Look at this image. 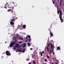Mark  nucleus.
<instances>
[{
  "label": "nucleus",
  "mask_w": 64,
  "mask_h": 64,
  "mask_svg": "<svg viewBox=\"0 0 64 64\" xmlns=\"http://www.w3.org/2000/svg\"><path fill=\"white\" fill-rule=\"evenodd\" d=\"M48 45L49 46H50V44H48Z\"/></svg>",
  "instance_id": "nucleus-32"
},
{
  "label": "nucleus",
  "mask_w": 64,
  "mask_h": 64,
  "mask_svg": "<svg viewBox=\"0 0 64 64\" xmlns=\"http://www.w3.org/2000/svg\"><path fill=\"white\" fill-rule=\"evenodd\" d=\"M50 38L51 37V36H50Z\"/></svg>",
  "instance_id": "nucleus-42"
},
{
  "label": "nucleus",
  "mask_w": 64,
  "mask_h": 64,
  "mask_svg": "<svg viewBox=\"0 0 64 64\" xmlns=\"http://www.w3.org/2000/svg\"><path fill=\"white\" fill-rule=\"evenodd\" d=\"M51 48L52 49H53V46H52V44H51Z\"/></svg>",
  "instance_id": "nucleus-14"
},
{
  "label": "nucleus",
  "mask_w": 64,
  "mask_h": 64,
  "mask_svg": "<svg viewBox=\"0 0 64 64\" xmlns=\"http://www.w3.org/2000/svg\"><path fill=\"white\" fill-rule=\"evenodd\" d=\"M52 51L51 50H50V53H52Z\"/></svg>",
  "instance_id": "nucleus-23"
},
{
  "label": "nucleus",
  "mask_w": 64,
  "mask_h": 64,
  "mask_svg": "<svg viewBox=\"0 0 64 64\" xmlns=\"http://www.w3.org/2000/svg\"><path fill=\"white\" fill-rule=\"evenodd\" d=\"M45 62H46L47 61V59L46 58L44 60Z\"/></svg>",
  "instance_id": "nucleus-21"
},
{
  "label": "nucleus",
  "mask_w": 64,
  "mask_h": 64,
  "mask_svg": "<svg viewBox=\"0 0 64 64\" xmlns=\"http://www.w3.org/2000/svg\"><path fill=\"white\" fill-rule=\"evenodd\" d=\"M62 0H60V2H62Z\"/></svg>",
  "instance_id": "nucleus-28"
},
{
  "label": "nucleus",
  "mask_w": 64,
  "mask_h": 64,
  "mask_svg": "<svg viewBox=\"0 0 64 64\" xmlns=\"http://www.w3.org/2000/svg\"><path fill=\"white\" fill-rule=\"evenodd\" d=\"M45 64H47V63H45Z\"/></svg>",
  "instance_id": "nucleus-45"
},
{
  "label": "nucleus",
  "mask_w": 64,
  "mask_h": 64,
  "mask_svg": "<svg viewBox=\"0 0 64 64\" xmlns=\"http://www.w3.org/2000/svg\"><path fill=\"white\" fill-rule=\"evenodd\" d=\"M28 46H30L31 45V44H30L29 43H28Z\"/></svg>",
  "instance_id": "nucleus-18"
},
{
  "label": "nucleus",
  "mask_w": 64,
  "mask_h": 64,
  "mask_svg": "<svg viewBox=\"0 0 64 64\" xmlns=\"http://www.w3.org/2000/svg\"><path fill=\"white\" fill-rule=\"evenodd\" d=\"M27 37H26V40H28V39L27 38H29V39H30L31 37L30 36L28 35L27 36Z\"/></svg>",
  "instance_id": "nucleus-7"
},
{
  "label": "nucleus",
  "mask_w": 64,
  "mask_h": 64,
  "mask_svg": "<svg viewBox=\"0 0 64 64\" xmlns=\"http://www.w3.org/2000/svg\"><path fill=\"white\" fill-rule=\"evenodd\" d=\"M60 14L59 15V17L60 18V20L61 21V22H63V19H62V12L61 10H60Z\"/></svg>",
  "instance_id": "nucleus-2"
},
{
  "label": "nucleus",
  "mask_w": 64,
  "mask_h": 64,
  "mask_svg": "<svg viewBox=\"0 0 64 64\" xmlns=\"http://www.w3.org/2000/svg\"><path fill=\"white\" fill-rule=\"evenodd\" d=\"M28 42H30L31 40V39H28Z\"/></svg>",
  "instance_id": "nucleus-22"
},
{
  "label": "nucleus",
  "mask_w": 64,
  "mask_h": 64,
  "mask_svg": "<svg viewBox=\"0 0 64 64\" xmlns=\"http://www.w3.org/2000/svg\"><path fill=\"white\" fill-rule=\"evenodd\" d=\"M26 25L24 24L23 25V28H26Z\"/></svg>",
  "instance_id": "nucleus-12"
},
{
  "label": "nucleus",
  "mask_w": 64,
  "mask_h": 64,
  "mask_svg": "<svg viewBox=\"0 0 64 64\" xmlns=\"http://www.w3.org/2000/svg\"><path fill=\"white\" fill-rule=\"evenodd\" d=\"M50 52V54H51V52Z\"/></svg>",
  "instance_id": "nucleus-37"
},
{
  "label": "nucleus",
  "mask_w": 64,
  "mask_h": 64,
  "mask_svg": "<svg viewBox=\"0 0 64 64\" xmlns=\"http://www.w3.org/2000/svg\"><path fill=\"white\" fill-rule=\"evenodd\" d=\"M42 53H43V54L44 53V51H42V52H40L41 56H42V55H43V54H42Z\"/></svg>",
  "instance_id": "nucleus-9"
},
{
  "label": "nucleus",
  "mask_w": 64,
  "mask_h": 64,
  "mask_svg": "<svg viewBox=\"0 0 64 64\" xmlns=\"http://www.w3.org/2000/svg\"><path fill=\"white\" fill-rule=\"evenodd\" d=\"M25 46H26V45H24V46H23V47H25Z\"/></svg>",
  "instance_id": "nucleus-25"
},
{
  "label": "nucleus",
  "mask_w": 64,
  "mask_h": 64,
  "mask_svg": "<svg viewBox=\"0 0 64 64\" xmlns=\"http://www.w3.org/2000/svg\"><path fill=\"white\" fill-rule=\"evenodd\" d=\"M11 10V9H9L8 10V12H9V11H10Z\"/></svg>",
  "instance_id": "nucleus-19"
},
{
  "label": "nucleus",
  "mask_w": 64,
  "mask_h": 64,
  "mask_svg": "<svg viewBox=\"0 0 64 64\" xmlns=\"http://www.w3.org/2000/svg\"><path fill=\"white\" fill-rule=\"evenodd\" d=\"M12 13H13V12H12Z\"/></svg>",
  "instance_id": "nucleus-46"
},
{
  "label": "nucleus",
  "mask_w": 64,
  "mask_h": 64,
  "mask_svg": "<svg viewBox=\"0 0 64 64\" xmlns=\"http://www.w3.org/2000/svg\"><path fill=\"white\" fill-rule=\"evenodd\" d=\"M60 5H61V2H60Z\"/></svg>",
  "instance_id": "nucleus-26"
},
{
  "label": "nucleus",
  "mask_w": 64,
  "mask_h": 64,
  "mask_svg": "<svg viewBox=\"0 0 64 64\" xmlns=\"http://www.w3.org/2000/svg\"><path fill=\"white\" fill-rule=\"evenodd\" d=\"M56 64H57V62H56Z\"/></svg>",
  "instance_id": "nucleus-38"
},
{
  "label": "nucleus",
  "mask_w": 64,
  "mask_h": 64,
  "mask_svg": "<svg viewBox=\"0 0 64 64\" xmlns=\"http://www.w3.org/2000/svg\"><path fill=\"white\" fill-rule=\"evenodd\" d=\"M48 30L49 31H50V35L51 36H52V37H53V36H53V33H52V32L51 31V30H50V29H48Z\"/></svg>",
  "instance_id": "nucleus-4"
},
{
  "label": "nucleus",
  "mask_w": 64,
  "mask_h": 64,
  "mask_svg": "<svg viewBox=\"0 0 64 64\" xmlns=\"http://www.w3.org/2000/svg\"><path fill=\"white\" fill-rule=\"evenodd\" d=\"M19 43H22V41L19 42Z\"/></svg>",
  "instance_id": "nucleus-24"
},
{
  "label": "nucleus",
  "mask_w": 64,
  "mask_h": 64,
  "mask_svg": "<svg viewBox=\"0 0 64 64\" xmlns=\"http://www.w3.org/2000/svg\"><path fill=\"white\" fill-rule=\"evenodd\" d=\"M16 44V42H12L11 43L10 45V47H13V46L14 45Z\"/></svg>",
  "instance_id": "nucleus-3"
},
{
  "label": "nucleus",
  "mask_w": 64,
  "mask_h": 64,
  "mask_svg": "<svg viewBox=\"0 0 64 64\" xmlns=\"http://www.w3.org/2000/svg\"><path fill=\"white\" fill-rule=\"evenodd\" d=\"M16 35H19V34H16Z\"/></svg>",
  "instance_id": "nucleus-35"
},
{
  "label": "nucleus",
  "mask_w": 64,
  "mask_h": 64,
  "mask_svg": "<svg viewBox=\"0 0 64 64\" xmlns=\"http://www.w3.org/2000/svg\"><path fill=\"white\" fill-rule=\"evenodd\" d=\"M17 50L18 51V52H21V49H20L19 50L18 49H17Z\"/></svg>",
  "instance_id": "nucleus-16"
},
{
  "label": "nucleus",
  "mask_w": 64,
  "mask_h": 64,
  "mask_svg": "<svg viewBox=\"0 0 64 64\" xmlns=\"http://www.w3.org/2000/svg\"><path fill=\"white\" fill-rule=\"evenodd\" d=\"M52 52H53V49L52 50Z\"/></svg>",
  "instance_id": "nucleus-31"
},
{
  "label": "nucleus",
  "mask_w": 64,
  "mask_h": 64,
  "mask_svg": "<svg viewBox=\"0 0 64 64\" xmlns=\"http://www.w3.org/2000/svg\"><path fill=\"white\" fill-rule=\"evenodd\" d=\"M13 49H16L15 48H13Z\"/></svg>",
  "instance_id": "nucleus-36"
},
{
  "label": "nucleus",
  "mask_w": 64,
  "mask_h": 64,
  "mask_svg": "<svg viewBox=\"0 0 64 64\" xmlns=\"http://www.w3.org/2000/svg\"><path fill=\"white\" fill-rule=\"evenodd\" d=\"M63 5L64 6V3L63 4Z\"/></svg>",
  "instance_id": "nucleus-34"
},
{
  "label": "nucleus",
  "mask_w": 64,
  "mask_h": 64,
  "mask_svg": "<svg viewBox=\"0 0 64 64\" xmlns=\"http://www.w3.org/2000/svg\"><path fill=\"white\" fill-rule=\"evenodd\" d=\"M52 64H53V63L52 62Z\"/></svg>",
  "instance_id": "nucleus-40"
},
{
  "label": "nucleus",
  "mask_w": 64,
  "mask_h": 64,
  "mask_svg": "<svg viewBox=\"0 0 64 64\" xmlns=\"http://www.w3.org/2000/svg\"><path fill=\"white\" fill-rule=\"evenodd\" d=\"M47 50L48 52H49V48H48V46H47Z\"/></svg>",
  "instance_id": "nucleus-13"
},
{
  "label": "nucleus",
  "mask_w": 64,
  "mask_h": 64,
  "mask_svg": "<svg viewBox=\"0 0 64 64\" xmlns=\"http://www.w3.org/2000/svg\"><path fill=\"white\" fill-rule=\"evenodd\" d=\"M13 4H14V2H13Z\"/></svg>",
  "instance_id": "nucleus-43"
},
{
  "label": "nucleus",
  "mask_w": 64,
  "mask_h": 64,
  "mask_svg": "<svg viewBox=\"0 0 64 64\" xmlns=\"http://www.w3.org/2000/svg\"><path fill=\"white\" fill-rule=\"evenodd\" d=\"M49 46H48V47H49Z\"/></svg>",
  "instance_id": "nucleus-44"
},
{
  "label": "nucleus",
  "mask_w": 64,
  "mask_h": 64,
  "mask_svg": "<svg viewBox=\"0 0 64 64\" xmlns=\"http://www.w3.org/2000/svg\"><path fill=\"white\" fill-rule=\"evenodd\" d=\"M33 63L34 64H36V62H35V61H34L33 62Z\"/></svg>",
  "instance_id": "nucleus-20"
},
{
  "label": "nucleus",
  "mask_w": 64,
  "mask_h": 64,
  "mask_svg": "<svg viewBox=\"0 0 64 64\" xmlns=\"http://www.w3.org/2000/svg\"><path fill=\"white\" fill-rule=\"evenodd\" d=\"M11 22H10V24L11 25H14V21H15V17L12 16L11 18Z\"/></svg>",
  "instance_id": "nucleus-1"
},
{
  "label": "nucleus",
  "mask_w": 64,
  "mask_h": 64,
  "mask_svg": "<svg viewBox=\"0 0 64 64\" xmlns=\"http://www.w3.org/2000/svg\"><path fill=\"white\" fill-rule=\"evenodd\" d=\"M57 12L58 14H59V10H58Z\"/></svg>",
  "instance_id": "nucleus-17"
},
{
  "label": "nucleus",
  "mask_w": 64,
  "mask_h": 64,
  "mask_svg": "<svg viewBox=\"0 0 64 64\" xmlns=\"http://www.w3.org/2000/svg\"><path fill=\"white\" fill-rule=\"evenodd\" d=\"M53 3L54 4H55V2H54L53 1Z\"/></svg>",
  "instance_id": "nucleus-27"
},
{
  "label": "nucleus",
  "mask_w": 64,
  "mask_h": 64,
  "mask_svg": "<svg viewBox=\"0 0 64 64\" xmlns=\"http://www.w3.org/2000/svg\"><path fill=\"white\" fill-rule=\"evenodd\" d=\"M6 55H10L11 54L9 53V52L8 51V50H7L6 52Z\"/></svg>",
  "instance_id": "nucleus-6"
},
{
  "label": "nucleus",
  "mask_w": 64,
  "mask_h": 64,
  "mask_svg": "<svg viewBox=\"0 0 64 64\" xmlns=\"http://www.w3.org/2000/svg\"><path fill=\"white\" fill-rule=\"evenodd\" d=\"M30 49L31 50H32V49H33L32 48H31Z\"/></svg>",
  "instance_id": "nucleus-30"
},
{
  "label": "nucleus",
  "mask_w": 64,
  "mask_h": 64,
  "mask_svg": "<svg viewBox=\"0 0 64 64\" xmlns=\"http://www.w3.org/2000/svg\"><path fill=\"white\" fill-rule=\"evenodd\" d=\"M54 54H55V52H54L53 53V55H54Z\"/></svg>",
  "instance_id": "nucleus-29"
},
{
  "label": "nucleus",
  "mask_w": 64,
  "mask_h": 64,
  "mask_svg": "<svg viewBox=\"0 0 64 64\" xmlns=\"http://www.w3.org/2000/svg\"><path fill=\"white\" fill-rule=\"evenodd\" d=\"M8 3L7 2L6 3V4H5V6H4V8H6V9H7V7H8Z\"/></svg>",
  "instance_id": "nucleus-5"
},
{
  "label": "nucleus",
  "mask_w": 64,
  "mask_h": 64,
  "mask_svg": "<svg viewBox=\"0 0 64 64\" xmlns=\"http://www.w3.org/2000/svg\"><path fill=\"white\" fill-rule=\"evenodd\" d=\"M14 9V7H12V10H13V9Z\"/></svg>",
  "instance_id": "nucleus-33"
},
{
  "label": "nucleus",
  "mask_w": 64,
  "mask_h": 64,
  "mask_svg": "<svg viewBox=\"0 0 64 64\" xmlns=\"http://www.w3.org/2000/svg\"><path fill=\"white\" fill-rule=\"evenodd\" d=\"M19 44H17L16 45V47H17L18 48H19L20 47V46L18 45Z\"/></svg>",
  "instance_id": "nucleus-8"
},
{
  "label": "nucleus",
  "mask_w": 64,
  "mask_h": 64,
  "mask_svg": "<svg viewBox=\"0 0 64 64\" xmlns=\"http://www.w3.org/2000/svg\"><path fill=\"white\" fill-rule=\"evenodd\" d=\"M25 51V49L24 48V49L23 50H22V51H21V52L22 53H24Z\"/></svg>",
  "instance_id": "nucleus-10"
},
{
  "label": "nucleus",
  "mask_w": 64,
  "mask_h": 64,
  "mask_svg": "<svg viewBox=\"0 0 64 64\" xmlns=\"http://www.w3.org/2000/svg\"><path fill=\"white\" fill-rule=\"evenodd\" d=\"M57 50H60V48L59 46H58L57 48Z\"/></svg>",
  "instance_id": "nucleus-11"
},
{
  "label": "nucleus",
  "mask_w": 64,
  "mask_h": 64,
  "mask_svg": "<svg viewBox=\"0 0 64 64\" xmlns=\"http://www.w3.org/2000/svg\"><path fill=\"white\" fill-rule=\"evenodd\" d=\"M46 57L48 59H49V58H50V57H49V56H48V54H47L46 56Z\"/></svg>",
  "instance_id": "nucleus-15"
},
{
  "label": "nucleus",
  "mask_w": 64,
  "mask_h": 64,
  "mask_svg": "<svg viewBox=\"0 0 64 64\" xmlns=\"http://www.w3.org/2000/svg\"><path fill=\"white\" fill-rule=\"evenodd\" d=\"M16 52H18V51H16Z\"/></svg>",
  "instance_id": "nucleus-39"
},
{
  "label": "nucleus",
  "mask_w": 64,
  "mask_h": 64,
  "mask_svg": "<svg viewBox=\"0 0 64 64\" xmlns=\"http://www.w3.org/2000/svg\"><path fill=\"white\" fill-rule=\"evenodd\" d=\"M6 43V42L5 43Z\"/></svg>",
  "instance_id": "nucleus-41"
}]
</instances>
